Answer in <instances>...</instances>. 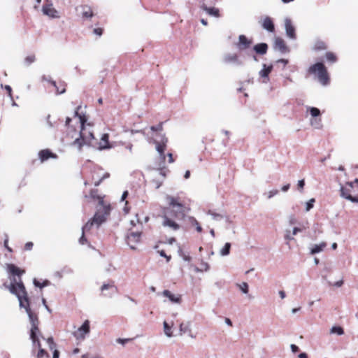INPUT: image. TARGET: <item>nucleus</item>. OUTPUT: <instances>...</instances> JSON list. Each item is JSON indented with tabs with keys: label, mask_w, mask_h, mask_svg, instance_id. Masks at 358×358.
Returning <instances> with one entry per match:
<instances>
[{
	"label": "nucleus",
	"mask_w": 358,
	"mask_h": 358,
	"mask_svg": "<svg viewBox=\"0 0 358 358\" xmlns=\"http://www.w3.org/2000/svg\"><path fill=\"white\" fill-rule=\"evenodd\" d=\"M6 270L8 273L10 282H3V287L9 290V292L15 295L20 303V306L25 309L29 316L31 325L30 329V338L33 343L37 347H40V341L38 335L41 334L39 329V320L36 313H34L30 308V301L28 296L25 286L22 280V275L25 273V270L20 268L14 264H8Z\"/></svg>",
	"instance_id": "obj_1"
},
{
	"label": "nucleus",
	"mask_w": 358,
	"mask_h": 358,
	"mask_svg": "<svg viewBox=\"0 0 358 358\" xmlns=\"http://www.w3.org/2000/svg\"><path fill=\"white\" fill-rule=\"evenodd\" d=\"M80 108V106H78L76 108L72 118L66 117L65 122L69 134L71 133L76 134L77 131H79V137H76L73 143V145L77 147L78 150H81L85 144H94L95 140L94 134L91 130V125L87 124L86 126L85 124L87 120L86 116L84 114L79 113Z\"/></svg>",
	"instance_id": "obj_2"
},
{
	"label": "nucleus",
	"mask_w": 358,
	"mask_h": 358,
	"mask_svg": "<svg viewBox=\"0 0 358 358\" xmlns=\"http://www.w3.org/2000/svg\"><path fill=\"white\" fill-rule=\"evenodd\" d=\"M168 206L162 211V225L173 231L181 228L180 222L183 220L190 208L179 197L168 196Z\"/></svg>",
	"instance_id": "obj_3"
},
{
	"label": "nucleus",
	"mask_w": 358,
	"mask_h": 358,
	"mask_svg": "<svg viewBox=\"0 0 358 358\" xmlns=\"http://www.w3.org/2000/svg\"><path fill=\"white\" fill-rule=\"evenodd\" d=\"M341 196L352 203H358V179L352 182H347L341 185Z\"/></svg>",
	"instance_id": "obj_4"
},
{
	"label": "nucleus",
	"mask_w": 358,
	"mask_h": 358,
	"mask_svg": "<svg viewBox=\"0 0 358 358\" xmlns=\"http://www.w3.org/2000/svg\"><path fill=\"white\" fill-rule=\"evenodd\" d=\"M308 72L317 76L318 80L323 85H326L329 83V73L323 63L317 62L310 66L308 69Z\"/></svg>",
	"instance_id": "obj_5"
},
{
	"label": "nucleus",
	"mask_w": 358,
	"mask_h": 358,
	"mask_svg": "<svg viewBox=\"0 0 358 358\" xmlns=\"http://www.w3.org/2000/svg\"><path fill=\"white\" fill-rule=\"evenodd\" d=\"M110 211L106 214L103 207L100 206V208L97 209L94 217L83 227V230L84 231H89L94 225L99 227L106 220V217L110 215Z\"/></svg>",
	"instance_id": "obj_6"
},
{
	"label": "nucleus",
	"mask_w": 358,
	"mask_h": 358,
	"mask_svg": "<svg viewBox=\"0 0 358 358\" xmlns=\"http://www.w3.org/2000/svg\"><path fill=\"white\" fill-rule=\"evenodd\" d=\"M98 192L99 191L96 189H92L90 192V196L93 199L98 200L99 205L103 207V210L107 214L111 210V206L109 202H107L104 200L105 196H99Z\"/></svg>",
	"instance_id": "obj_7"
},
{
	"label": "nucleus",
	"mask_w": 358,
	"mask_h": 358,
	"mask_svg": "<svg viewBox=\"0 0 358 358\" xmlns=\"http://www.w3.org/2000/svg\"><path fill=\"white\" fill-rule=\"evenodd\" d=\"M252 44V40L242 34L238 36V41L236 43V47L240 50H245L248 49Z\"/></svg>",
	"instance_id": "obj_8"
},
{
	"label": "nucleus",
	"mask_w": 358,
	"mask_h": 358,
	"mask_svg": "<svg viewBox=\"0 0 358 358\" xmlns=\"http://www.w3.org/2000/svg\"><path fill=\"white\" fill-rule=\"evenodd\" d=\"M90 332V322L85 320L83 325L74 332V336L78 339H84L86 334Z\"/></svg>",
	"instance_id": "obj_9"
},
{
	"label": "nucleus",
	"mask_w": 358,
	"mask_h": 358,
	"mask_svg": "<svg viewBox=\"0 0 358 358\" xmlns=\"http://www.w3.org/2000/svg\"><path fill=\"white\" fill-rule=\"evenodd\" d=\"M101 170L99 169L93 172L92 180L94 181V185L96 187L99 186L103 180L110 177L109 173L106 172L101 174Z\"/></svg>",
	"instance_id": "obj_10"
},
{
	"label": "nucleus",
	"mask_w": 358,
	"mask_h": 358,
	"mask_svg": "<svg viewBox=\"0 0 358 358\" xmlns=\"http://www.w3.org/2000/svg\"><path fill=\"white\" fill-rule=\"evenodd\" d=\"M168 142V139L166 137H163L161 142H158L157 141H155V144L156 145V149L157 152L159 153L162 159L163 160H165L166 155L164 154L166 148V143Z\"/></svg>",
	"instance_id": "obj_11"
},
{
	"label": "nucleus",
	"mask_w": 358,
	"mask_h": 358,
	"mask_svg": "<svg viewBox=\"0 0 358 358\" xmlns=\"http://www.w3.org/2000/svg\"><path fill=\"white\" fill-rule=\"evenodd\" d=\"M285 26L287 36L292 39L296 38L295 28H294V25L292 24V22L290 19H289V18L285 19Z\"/></svg>",
	"instance_id": "obj_12"
},
{
	"label": "nucleus",
	"mask_w": 358,
	"mask_h": 358,
	"mask_svg": "<svg viewBox=\"0 0 358 358\" xmlns=\"http://www.w3.org/2000/svg\"><path fill=\"white\" fill-rule=\"evenodd\" d=\"M38 157L41 160V162H44L45 161L53 158L56 159L57 158V155L55 153H53L49 149H44L41 150L38 152Z\"/></svg>",
	"instance_id": "obj_13"
},
{
	"label": "nucleus",
	"mask_w": 358,
	"mask_h": 358,
	"mask_svg": "<svg viewBox=\"0 0 358 358\" xmlns=\"http://www.w3.org/2000/svg\"><path fill=\"white\" fill-rule=\"evenodd\" d=\"M274 48L278 50L282 53L289 52V48L287 46L285 41L280 37H276L275 38Z\"/></svg>",
	"instance_id": "obj_14"
},
{
	"label": "nucleus",
	"mask_w": 358,
	"mask_h": 358,
	"mask_svg": "<svg viewBox=\"0 0 358 358\" xmlns=\"http://www.w3.org/2000/svg\"><path fill=\"white\" fill-rule=\"evenodd\" d=\"M162 294L164 296L167 297L172 303H180L182 301V297L180 294H173L168 289L164 290Z\"/></svg>",
	"instance_id": "obj_15"
},
{
	"label": "nucleus",
	"mask_w": 358,
	"mask_h": 358,
	"mask_svg": "<svg viewBox=\"0 0 358 358\" xmlns=\"http://www.w3.org/2000/svg\"><path fill=\"white\" fill-rule=\"evenodd\" d=\"M201 8L209 15L213 16L215 17H219L220 16V10L218 8L215 7H208L205 1H203Z\"/></svg>",
	"instance_id": "obj_16"
},
{
	"label": "nucleus",
	"mask_w": 358,
	"mask_h": 358,
	"mask_svg": "<svg viewBox=\"0 0 358 358\" xmlns=\"http://www.w3.org/2000/svg\"><path fill=\"white\" fill-rule=\"evenodd\" d=\"M141 240V234L140 233H131L127 236V243L130 246L131 249H135L133 243H136L140 242Z\"/></svg>",
	"instance_id": "obj_17"
},
{
	"label": "nucleus",
	"mask_w": 358,
	"mask_h": 358,
	"mask_svg": "<svg viewBox=\"0 0 358 358\" xmlns=\"http://www.w3.org/2000/svg\"><path fill=\"white\" fill-rule=\"evenodd\" d=\"M262 27L264 29L270 32H273L275 31V26L273 22L272 19L268 16L264 17L262 22Z\"/></svg>",
	"instance_id": "obj_18"
},
{
	"label": "nucleus",
	"mask_w": 358,
	"mask_h": 358,
	"mask_svg": "<svg viewBox=\"0 0 358 358\" xmlns=\"http://www.w3.org/2000/svg\"><path fill=\"white\" fill-rule=\"evenodd\" d=\"M268 46L265 43H261L255 45L253 48L254 51L260 55H265L267 52Z\"/></svg>",
	"instance_id": "obj_19"
},
{
	"label": "nucleus",
	"mask_w": 358,
	"mask_h": 358,
	"mask_svg": "<svg viewBox=\"0 0 358 358\" xmlns=\"http://www.w3.org/2000/svg\"><path fill=\"white\" fill-rule=\"evenodd\" d=\"M46 341L48 343L49 349L50 350H53L52 358H59V350H57L56 349L57 345L54 342V340H53L52 337H50V338H47Z\"/></svg>",
	"instance_id": "obj_20"
},
{
	"label": "nucleus",
	"mask_w": 358,
	"mask_h": 358,
	"mask_svg": "<svg viewBox=\"0 0 358 358\" xmlns=\"http://www.w3.org/2000/svg\"><path fill=\"white\" fill-rule=\"evenodd\" d=\"M110 148L109 143V135L108 134H103L101 138L100 142L99 143V148L106 149Z\"/></svg>",
	"instance_id": "obj_21"
},
{
	"label": "nucleus",
	"mask_w": 358,
	"mask_h": 358,
	"mask_svg": "<svg viewBox=\"0 0 358 358\" xmlns=\"http://www.w3.org/2000/svg\"><path fill=\"white\" fill-rule=\"evenodd\" d=\"M50 83L56 88L57 94H61L66 92V85L64 82L57 83L55 81H50Z\"/></svg>",
	"instance_id": "obj_22"
},
{
	"label": "nucleus",
	"mask_w": 358,
	"mask_h": 358,
	"mask_svg": "<svg viewBox=\"0 0 358 358\" xmlns=\"http://www.w3.org/2000/svg\"><path fill=\"white\" fill-rule=\"evenodd\" d=\"M106 289H110L111 291V293H114L117 290V288L115 286L113 281L110 280L108 283L103 284L101 286V291L103 295H104V296L107 295V294L104 293V291Z\"/></svg>",
	"instance_id": "obj_23"
},
{
	"label": "nucleus",
	"mask_w": 358,
	"mask_h": 358,
	"mask_svg": "<svg viewBox=\"0 0 358 358\" xmlns=\"http://www.w3.org/2000/svg\"><path fill=\"white\" fill-rule=\"evenodd\" d=\"M327 49V45L324 41H321V40H317L315 41L314 46H313V50L315 51H322V50H325Z\"/></svg>",
	"instance_id": "obj_24"
},
{
	"label": "nucleus",
	"mask_w": 358,
	"mask_h": 358,
	"mask_svg": "<svg viewBox=\"0 0 358 358\" xmlns=\"http://www.w3.org/2000/svg\"><path fill=\"white\" fill-rule=\"evenodd\" d=\"M326 246H327V243L325 242H322L320 244H315L311 248L310 252L312 255L318 253V252L322 251L326 248Z\"/></svg>",
	"instance_id": "obj_25"
},
{
	"label": "nucleus",
	"mask_w": 358,
	"mask_h": 358,
	"mask_svg": "<svg viewBox=\"0 0 358 358\" xmlns=\"http://www.w3.org/2000/svg\"><path fill=\"white\" fill-rule=\"evenodd\" d=\"M189 224L192 226V227H194L196 228V230L198 233H201L202 231H203V229L202 227H201L200 224L199 223V222L196 220L195 217H189Z\"/></svg>",
	"instance_id": "obj_26"
},
{
	"label": "nucleus",
	"mask_w": 358,
	"mask_h": 358,
	"mask_svg": "<svg viewBox=\"0 0 358 358\" xmlns=\"http://www.w3.org/2000/svg\"><path fill=\"white\" fill-rule=\"evenodd\" d=\"M325 57L327 61L331 64H334L338 60L337 56L333 52H327L325 54Z\"/></svg>",
	"instance_id": "obj_27"
},
{
	"label": "nucleus",
	"mask_w": 358,
	"mask_h": 358,
	"mask_svg": "<svg viewBox=\"0 0 358 358\" xmlns=\"http://www.w3.org/2000/svg\"><path fill=\"white\" fill-rule=\"evenodd\" d=\"M38 352L36 355V358H50L48 352L41 348V343H40V347H38Z\"/></svg>",
	"instance_id": "obj_28"
},
{
	"label": "nucleus",
	"mask_w": 358,
	"mask_h": 358,
	"mask_svg": "<svg viewBox=\"0 0 358 358\" xmlns=\"http://www.w3.org/2000/svg\"><path fill=\"white\" fill-rule=\"evenodd\" d=\"M43 11L44 14L52 17H55V14L57 13V10L55 8L47 6L43 8Z\"/></svg>",
	"instance_id": "obj_29"
},
{
	"label": "nucleus",
	"mask_w": 358,
	"mask_h": 358,
	"mask_svg": "<svg viewBox=\"0 0 358 358\" xmlns=\"http://www.w3.org/2000/svg\"><path fill=\"white\" fill-rule=\"evenodd\" d=\"M238 57L237 54H228L224 57V61L227 62H238Z\"/></svg>",
	"instance_id": "obj_30"
},
{
	"label": "nucleus",
	"mask_w": 358,
	"mask_h": 358,
	"mask_svg": "<svg viewBox=\"0 0 358 358\" xmlns=\"http://www.w3.org/2000/svg\"><path fill=\"white\" fill-rule=\"evenodd\" d=\"M34 285L40 288H43L44 287L48 286L50 285V282L48 280H45L43 282H41L40 281L37 280L36 279H34Z\"/></svg>",
	"instance_id": "obj_31"
},
{
	"label": "nucleus",
	"mask_w": 358,
	"mask_h": 358,
	"mask_svg": "<svg viewBox=\"0 0 358 358\" xmlns=\"http://www.w3.org/2000/svg\"><path fill=\"white\" fill-rule=\"evenodd\" d=\"M85 8H86V10H85L82 13L83 17L91 18L94 15L92 8L87 6H85Z\"/></svg>",
	"instance_id": "obj_32"
},
{
	"label": "nucleus",
	"mask_w": 358,
	"mask_h": 358,
	"mask_svg": "<svg viewBox=\"0 0 358 358\" xmlns=\"http://www.w3.org/2000/svg\"><path fill=\"white\" fill-rule=\"evenodd\" d=\"M330 332L331 334H336L338 335H343L344 334V330H343V329L341 327L334 326V327H333L331 329Z\"/></svg>",
	"instance_id": "obj_33"
},
{
	"label": "nucleus",
	"mask_w": 358,
	"mask_h": 358,
	"mask_svg": "<svg viewBox=\"0 0 358 358\" xmlns=\"http://www.w3.org/2000/svg\"><path fill=\"white\" fill-rule=\"evenodd\" d=\"M231 248V244L229 243H225L223 248L220 250V254L222 256H225L229 254Z\"/></svg>",
	"instance_id": "obj_34"
},
{
	"label": "nucleus",
	"mask_w": 358,
	"mask_h": 358,
	"mask_svg": "<svg viewBox=\"0 0 358 358\" xmlns=\"http://www.w3.org/2000/svg\"><path fill=\"white\" fill-rule=\"evenodd\" d=\"M36 60L35 55L34 54H31L29 55H27L24 59V62L27 65H30L33 62H34Z\"/></svg>",
	"instance_id": "obj_35"
},
{
	"label": "nucleus",
	"mask_w": 358,
	"mask_h": 358,
	"mask_svg": "<svg viewBox=\"0 0 358 358\" xmlns=\"http://www.w3.org/2000/svg\"><path fill=\"white\" fill-rule=\"evenodd\" d=\"M188 331H190L189 323H187V324L181 323L180 324V331L181 334H185Z\"/></svg>",
	"instance_id": "obj_36"
},
{
	"label": "nucleus",
	"mask_w": 358,
	"mask_h": 358,
	"mask_svg": "<svg viewBox=\"0 0 358 358\" xmlns=\"http://www.w3.org/2000/svg\"><path fill=\"white\" fill-rule=\"evenodd\" d=\"M309 111L313 117H317L320 115V110L315 107L309 108Z\"/></svg>",
	"instance_id": "obj_37"
},
{
	"label": "nucleus",
	"mask_w": 358,
	"mask_h": 358,
	"mask_svg": "<svg viewBox=\"0 0 358 358\" xmlns=\"http://www.w3.org/2000/svg\"><path fill=\"white\" fill-rule=\"evenodd\" d=\"M272 69H273L272 66L264 68L263 70H262L260 71L261 76L262 77H267L268 76V74L271 72Z\"/></svg>",
	"instance_id": "obj_38"
},
{
	"label": "nucleus",
	"mask_w": 358,
	"mask_h": 358,
	"mask_svg": "<svg viewBox=\"0 0 358 358\" xmlns=\"http://www.w3.org/2000/svg\"><path fill=\"white\" fill-rule=\"evenodd\" d=\"M164 332L166 335L169 337H171L172 336V332L171 331V327L169 325V324L166 322H164Z\"/></svg>",
	"instance_id": "obj_39"
},
{
	"label": "nucleus",
	"mask_w": 358,
	"mask_h": 358,
	"mask_svg": "<svg viewBox=\"0 0 358 358\" xmlns=\"http://www.w3.org/2000/svg\"><path fill=\"white\" fill-rule=\"evenodd\" d=\"M150 129L152 131H161L163 130V122H159L157 125L156 126H152L150 127Z\"/></svg>",
	"instance_id": "obj_40"
},
{
	"label": "nucleus",
	"mask_w": 358,
	"mask_h": 358,
	"mask_svg": "<svg viewBox=\"0 0 358 358\" xmlns=\"http://www.w3.org/2000/svg\"><path fill=\"white\" fill-rule=\"evenodd\" d=\"M158 252L160 255V256L166 258L167 262H169L171 260V255H167L164 250H159Z\"/></svg>",
	"instance_id": "obj_41"
},
{
	"label": "nucleus",
	"mask_w": 358,
	"mask_h": 358,
	"mask_svg": "<svg viewBox=\"0 0 358 358\" xmlns=\"http://www.w3.org/2000/svg\"><path fill=\"white\" fill-rule=\"evenodd\" d=\"M83 233H82V236L79 239V243L81 244V245H85L87 243V240L86 239V238L85 237V233L86 231H84L83 229Z\"/></svg>",
	"instance_id": "obj_42"
},
{
	"label": "nucleus",
	"mask_w": 358,
	"mask_h": 358,
	"mask_svg": "<svg viewBox=\"0 0 358 358\" xmlns=\"http://www.w3.org/2000/svg\"><path fill=\"white\" fill-rule=\"evenodd\" d=\"M240 289L243 291L244 293L248 292V285L246 282H243L241 285H239Z\"/></svg>",
	"instance_id": "obj_43"
},
{
	"label": "nucleus",
	"mask_w": 358,
	"mask_h": 358,
	"mask_svg": "<svg viewBox=\"0 0 358 358\" xmlns=\"http://www.w3.org/2000/svg\"><path fill=\"white\" fill-rule=\"evenodd\" d=\"M315 202L314 199H311L308 202L306 203V210H310L313 207V203Z\"/></svg>",
	"instance_id": "obj_44"
},
{
	"label": "nucleus",
	"mask_w": 358,
	"mask_h": 358,
	"mask_svg": "<svg viewBox=\"0 0 358 358\" xmlns=\"http://www.w3.org/2000/svg\"><path fill=\"white\" fill-rule=\"evenodd\" d=\"M33 246H34V243L32 242H27L24 245V250H32Z\"/></svg>",
	"instance_id": "obj_45"
},
{
	"label": "nucleus",
	"mask_w": 358,
	"mask_h": 358,
	"mask_svg": "<svg viewBox=\"0 0 358 358\" xmlns=\"http://www.w3.org/2000/svg\"><path fill=\"white\" fill-rule=\"evenodd\" d=\"M132 338H118L117 340V342L119 343H121L122 345H124L125 343H128L129 341H131Z\"/></svg>",
	"instance_id": "obj_46"
},
{
	"label": "nucleus",
	"mask_w": 358,
	"mask_h": 358,
	"mask_svg": "<svg viewBox=\"0 0 358 358\" xmlns=\"http://www.w3.org/2000/svg\"><path fill=\"white\" fill-rule=\"evenodd\" d=\"M103 29L100 27L95 28V29H94V31H93V32L98 36H101L103 34Z\"/></svg>",
	"instance_id": "obj_47"
},
{
	"label": "nucleus",
	"mask_w": 358,
	"mask_h": 358,
	"mask_svg": "<svg viewBox=\"0 0 358 358\" xmlns=\"http://www.w3.org/2000/svg\"><path fill=\"white\" fill-rule=\"evenodd\" d=\"M298 188L299 189H302L305 185V182L303 180H299L298 182Z\"/></svg>",
	"instance_id": "obj_48"
},
{
	"label": "nucleus",
	"mask_w": 358,
	"mask_h": 358,
	"mask_svg": "<svg viewBox=\"0 0 358 358\" xmlns=\"http://www.w3.org/2000/svg\"><path fill=\"white\" fill-rule=\"evenodd\" d=\"M291 349H292V351L293 352H294V353H295V352H299V347H298V346H296V345H294V344H292V345H291Z\"/></svg>",
	"instance_id": "obj_49"
},
{
	"label": "nucleus",
	"mask_w": 358,
	"mask_h": 358,
	"mask_svg": "<svg viewBox=\"0 0 358 358\" xmlns=\"http://www.w3.org/2000/svg\"><path fill=\"white\" fill-rule=\"evenodd\" d=\"M3 245H4V247H5V248H6L9 251V252H11L13 251V250H12V248H10V247L8 246V239H6V240H5V241H4V243H3Z\"/></svg>",
	"instance_id": "obj_50"
},
{
	"label": "nucleus",
	"mask_w": 358,
	"mask_h": 358,
	"mask_svg": "<svg viewBox=\"0 0 358 358\" xmlns=\"http://www.w3.org/2000/svg\"><path fill=\"white\" fill-rule=\"evenodd\" d=\"M167 157H168V161L169 163H173L174 162V159H173L172 153H168Z\"/></svg>",
	"instance_id": "obj_51"
},
{
	"label": "nucleus",
	"mask_w": 358,
	"mask_h": 358,
	"mask_svg": "<svg viewBox=\"0 0 358 358\" xmlns=\"http://www.w3.org/2000/svg\"><path fill=\"white\" fill-rule=\"evenodd\" d=\"M128 192L127 191H124L122 195V198H121V200L122 201H124L127 199V197L128 196Z\"/></svg>",
	"instance_id": "obj_52"
},
{
	"label": "nucleus",
	"mask_w": 358,
	"mask_h": 358,
	"mask_svg": "<svg viewBox=\"0 0 358 358\" xmlns=\"http://www.w3.org/2000/svg\"><path fill=\"white\" fill-rule=\"evenodd\" d=\"M5 88H6V91L8 92V93L9 96H11V92H12V89H11V87H10L9 85H6Z\"/></svg>",
	"instance_id": "obj_53"
},
{
	"label": "nucleus",
	"mask_w": 358,
	"mask_h": 358,
	"mask_svg": "<svg viewBox=\"0 0 358 358\" xmlns=\"http://www.w3.org/2000/svg\"><path fill=\"white\" fill-rule=\"evenodd\" d=\"M159 175H160V176H162V177L163 178H164L166 177V176L165 171H164V170H163V169H161V170L159 171Z\"/></svg>",
	"instance_id": "obj_54"
},
{
	"label": "nucleus",
	"mask_w": 358,
	"mask_h": 358,
	"mask_svg": "<svg viewBox=\"0 0 358 358\" xmlns=\"http://www.w3.org/2000/svg\"><path fill=\"white\" fill-rule=\"evenodd\" d=\"M301 231V229L300 228L294 227L293 229V235H296L297 234V232Z\"/></svg>",
	"instance_id": "obj_55"
},
{
	"label": "nucleus",
	"mask_w": 358,
	"mask_h": 358,
	"mask_svg": "<svg viewBox=\"0 0 358 358\" xmlns=\"http://www.w3.org/2000/svg\"><path fill=\"white\" fill-rule=\"evenodd\" d=\"M289 184H287V185H284V186L282 187V190L283 192H286V191H287V190L289 189Z\"/></svg>",
	"instance_id": "obj_56"
},
{
	"label": "nucleus",
	"mask_w": 358,
	"mask_h": 358,
	"mask_svg": "<svg viewBox=\"0 0 358 358\" xmlns=\"http://www.w3.org/2000/svg\"><path fill=\"white\" fill-rule=\"evenodd\" d=\"M190 177V171H187L184 175V178L185 179H188Z\"/></svg>",
	"instance_id": "obj_57"
},
{
	"label": "nucleus",
	"mask_w": 358,
	"mask_h": 358,
	"mask_svg": "<svg viewBox=\"0 0 358 358\" xmlns=\"http://www.w3.org/2000/svg\"><path fill=\"white\" fill-rule=\"evenodd\" d=\"M299 358H308V355L306 353L303 352L299 354Z\"/></svg>",
	"instance_id": "obj_58"
},
{
	"label": "nucleus",
	"mask_w": 358,
	"mask_h": 358,
	"mask_svg": "<svg viewBox=\"0 0 358 358\" xmlns=\"http://www.w3.org/2000/svg\"><path fill=\"white\" fill-rule=\"evenodd\" d=\"M279 294H280L281 299H284L285 297V292L282 290L279 292Z\"/></svg>",
	"instance_id": "obj_59"
},
{
	"label": "nucleus",
	"mask_w": 358,
	"mask_h": 358,
	"mask_svg": "<svg viewBox=\"0 0 358 358\" xmlns=\"http://www.w3.org/2000/svg\"><path fill=\"white\" fill-rule=\"evenodd\" d=\"M278 62L283 63L285 65H286L288 63V61L285 59H280L278 61Z\"/></svg>",
	"instance_id": "obj_60"
},
{
	"label": "nucleus",
	"mask_w": 358,
	"mask_h": 358,
	"mask_svg": "<svg viewBox=\"0 0 358 358\" xmlns=\"http://www.w3.org/2000/svg\"><path fill=\"white\" fill-rule=\"evenodd\" d=\"M225 322H226V323H227L228 325H229V326H232V322H231V320H230V319H229V318H226V319H225Z\"/></svg>",
	"instance_id": "obj_61"
},
{
	"label": "nucleus",
	"mask_w": 358,
	"mask_h": 358,
	"mask_svg": "<svg viewBox=\"0 0 358 358\" xmlns=\"http://www.w3.org/2000/svg\"><path fill=\"white\" fill-rule=\"evenodd\" d=\"M300 309H301V308H300V307H299V308H293V309H292V312L293 313H296V312H298L299 310H300Z\"/></svg>",
	"instance_id": "obj_62"
},
{
	"label": "nucleus",
	"mask_w": 358,
	"mask_h": 358,
	"mask_svg": "<svg viewBox=\"0 0 358 358\" xmlns=\"http://www.w3.org/2000/svg\"><path fill=\"white\" fill-rule=\"evenodd\" d=\"M201 22L203 25H205V26H206V25L208 24V22H207V20H204V19H201Z\"/></svg>",
	"instance_id": "obj_63"
},
{
	"label": "nucleus",
	"mask_w": 358,
	"mask_h": 358,
	"mask_svg": "<svg viewBox=\"0 0 358 358\" xmlns=\"http://www.w3.org/2000/svg\"><path fill=\"white\" fill-rule=\"evenodd\" d=\"M176 240L175 238H171L169 241L170 244H172L173 242H175Z\"/></svg>",
	"instance_id": "obj_64"
}]
</instances>
